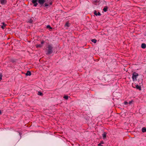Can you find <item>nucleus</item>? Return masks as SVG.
Instances as JSON below:
<instances>
[{
  "label": "nucleus",
  "mask_w": 146,
  "mask_h": 146,
  "mask_svg": "<svg viewBox=\"0 0 146 146\" xmlns=\"http://www.w3.org/2000/svg\"><path fill=\"white\" fill-rule=\"evenodd\" d=\"M106 134H107V133L105 132H104L102 134V135L103 138V139H105L106 138Z\"/></svg>",
  "instance_id": "obj_8"
},
{
  "label": "nucleus",
  "mask_w": 146,
  "mask_h": 146,
  "mask_svg": "<svg viewBox=\"0 0 146 146\" xmlns=\"http://www.w3.org/2000/svg\"><path fill=\"white\" fill-rule=\"evenodd\" d=\"M38 0H32V2L34 4V6L36 7L38 4L37 1Z\"/></svg>",
  "instance_id": "obj_4"
},
{
  "label": "nucleus",
  "mask_w": 146,
  "mask_h": 146,
  "mask_svg": "<svg viewBox=\"0 0 146 146\" xmlns=\"http://www.w3.org/2000/svg\"><path fill=\"white\" fill-rule=\"evenodd\" d=\"M33 19H30V20L28 21V22H29L30 23H32L33 22Z\"/></svg>",
  "instance_id": "obj_21"
},
{
  "label": "nucleus",
  "mask_w": 146,
  "mask_h": 146,
  "mask_svg": "<svg viewBox=\"0 0 146 146\" xmlns=\"http://www.w3.org/2000/svg\"><path fill=\"white\" fill-rule=\"evenodd\" d=\"M142 131L143 133L146 132V128L145 127H143L142 129Z\"/></svg>",
  "instance_id": "obj_13"
},
{
  "label": "nucleus",
  "mask_w": 146,
  "mask_h": 146,
  "mask_svg": "<svg viewBox=\"0 0 146 146\" xmlns=\"http://www.w3.org/2000/svg\"><path fill=\"white\" fill-rule=\"evenodd\" d=\"M101 15V14L99 12H98L97 14V15L100 16Z\"/></svg>",
  "instance_id": "obj_26"
},
{
  "label": "nucleus",
  "mask_w": 146,
  "mask_h": 146,
  "mask_svg": "<svg viewBox=\"0 0 146 146\" xmlns=\"http://www.w3.org/2000/svg\"><path fill=\"white\" fill-rule=\"evenodd\" d=\"M132 86L133 87L136 88L137 89L139 90H141V87L140 86L136 84L135 83H132Z\"/></svg>",
  "instance_id": "obj_3"
},
{
  "label": "nucleus",
  "mask_w": 146,
  "mask_h": 146,
  "mask_svg": "<svg viewBox=\"0 0 146 146\" xmlns=\"http://www.w3.org/2000/svg\"><path fill=\"white\" fill-rule=\"evenodd\" d=\"M2 113L1 111L0 110V114H1Z\"/></svg>",
  "instance_id": "obj_30"
},
{
  "label": "nucleus",
  "mask_w": 146,
  "mask_h": 146,
  "mask_svg": "<svg viewBox=\"0 0 146 146\" xmlns=\"http://www.w3.org/2000/svg\"><path fill=\"white\" fill-rule=\"evenodd\" d=\"M104 142L103 141H101V142H100V144H104Z\"/></svg>",
  "instance_id": "obj_28"
},
{
  "label": "nucleus",
  "mask_w": 146,
  "mask_h": 146,
  "mask_svg": "<svg viewBox=\"0 0 146 146\" xmlns=\"http://www.w3.org/2000/svg\"><path fill=\"white\" fill-rule=\"evenodd\" d=\"M38 94L39 95L42 96L43 95V94L40 92H38Z\"/></svg>",
  "instance_id": "obj_17"
},
{
  "label": "nucleus",
  "mask_w": 146,
  "mask_h": 146,
  "mask_svg": "<svg viewBox=\"0 0 146 146\" xmlns=\"http://www.w3.org/2000/svg\"><path fill=\"white\" fill-rule=\"evenodd\" d=\"M91 41L94 43H96L97 42V40L95 39H92L91 40Z\"/></svg>",
  "instance_id": "obj_15"
},
{
  "label": "nucleus",
  "mask_w": 146,
  "mask_h": 146,
  "mask_svg": "<svg viewBox=\"0 0 146 146\" xmlns=\"http://www.w3.org/2000/svg\"><path fill=\"white\" fill-rule=\"evenodd\" d=\"M25 75L26 76H30L31 75V72L29 71H28L26 73Z\"/></svg>",
  "instance_id": "obj_10"
},
{
  "label": "nucleus",
  "mask_w": 146,
  "mask_h": 146,
  "mask_svg": "<svg viewBox=\"0 0 146 146\" xmlns=\"http://www.w3.org/2000/svg\"><path fill=\"white\" fill-rule=\"evenodd\" d=\"M117 1H119V0H117Z\"/></svg>",
  "instance_id": "obj_32"
},
{
  "label": "nucleus",
  "mask_w": 146,
  "mask_h": 146,
  "mask_svg": "<svg viewBox=\"0 0 146 146\" xmlns=\"http://www.w3.org/2000/svg\"><path fill=\"white\" fill-rule=\"evenodd\" d=\"M145 36H146V33L145 34Z\"/></svg>",
  "instance_id": "obj_31"
},
{
  "label": "nucleus",
  "mask_w": 146,
  "mask_h": 146,
  "mask_svg": "<svg viewBox=\"0 0 146 146\" xmlns=\"http://www.w3.org/2000/svg\"><path fill=\"white\" fill-rule=\"evenodd\" d=\"M98 146H103V145H102L101 144H99L98 145Z\"/></svg>",
  "instance_id": "obj_29"
},
{
  "label": "nucleus",
  "mask_w": 146,
  "mask_h": 146,
  "mask_svg": "<svg viewBox=\"0 0 146 146\" xmlns=\"http://www.w3.org/2000/svg\"><path fill=\"white\" fill-rule=\"evenodd\" d=\"M45 0H38V2L40 5L43 4L45 2Z\"/></svg>",
  "instance_id": "obj_5"
},
{
  "label": "nucleus",
  "mask_w": 146,
  "mask_h": 146,
  "mask_svg": "<svg viewBox=\"0 0 146 146\" xmlns=\"http://www.w3.org/2000/svg\"><path fill=\"white\" fill-rule=\"evenodd\" d=\"M46 2L48 3L49 2V4L50 5H51L52 4V1L51 0H47Z\"/></svg>",
  "instance_id": "obj_12"
},
{
  "label": "nucleus",
  "mask_w": 146,
  "mask_h": 146,
  "mask_svg": "<svg viewBox=\"0 0 146 146\" xmlns=\"http://www.w3.org/2000/svg\"><path fill=\"white\" fill-rule=\"evenodd\" d=\"M132 78L134 81H137L141 82L142 81V78H140V76L138 74L135 72H133L132 74Z\"/></svg>",
  "instance_id": "obj_1"
},
{
  "label": "nucleus",
  "mask_w": 146,
  "mask_h": 146,
  "mask_svg": "<svg viewBox=\"0 0 146 146\" xmlns=\"http://www.w3.org/2000/svg\"><path fill=\"white\" fill-rule=\"evenodd\" d=\"M63 98L66 100H67L68 98V96H64Z\"/></svg>",
  "instance_id": "obj_18"
},
{
  "label": "nucleus",
  "mask_w": 146,
  "mask_h": 146,
  "mask_svg": "<svg viewBox=\"0 0 146 146\" xmlns=\"http://www.w3.org/2000/svg\"><path fill=\"white\" fill-rule=\"evenodd\" d=\"M0 2H1V3L2 5H5L7 3V0H1Z\"/></svg>",
  "instance_id": "obj_6"
},
{
  "label": "nucleus",
  "mask_w": 146,
  "mask_h": 146,
  "mask_svg": "<svg viewBox=\"0 0 146 146\" xmlns=\"http://www.w3.org/2000/svg\"><path fill=\"white\" fill-rule=\"evenodd\" d=\"M46 27L47 29L49 28L50 29H52V28L50 27V26L49 25H48L46 26Z\"/></svg>",
  "instance_id": "obj_19"
},
{
  "label": "nucleus",
  "mask_w": 146,
  "mask_h": 146,
  "mask_svg": "<svg viewBox=\"0 0 146 146\" xmlns=\"http://www.w3.org/2000/svg\"><path fill=\"white\" fill-rule=\"evenodd\" d=\"M42 46V45L41 44H37L36 45V48H41Z\"/></svg>",
  "instance_id": "obj_14"
},
{
  "label": "nucleus",
  "mask_w": 146,
  "mask_h": 146,
  "mask_svg": "<svg viewBox=\"0 0 146 146\" xmlns=\"http://www.w3.org/2000/svg\"><path fill=\"white\" fill-rule=\"evenodd\" d=\"M44 7H48L49 6V5L48 4V3H45L44 4Z\"/></svg>",
  "instance_id": "obj_22"
},
{
  "label": "nucleus",
  "mask_w": 146,
  "mask_h": 146,
  "mask_svg": "<svg viewBox=\"0 0 146 146\" xmlns=\"http://www.w3.org/2000/svg\"><path fill=\"white\" fill-rule=\"evenodd\" d=\"M44 40H42V41L41 42V44L42 45L44 43Z\"/></svg>",
  "instance_id": "obj_27"
},
{
  "label": "nucleus",
  "mask_w": 146,
  "mask_h": 146,
  "mask_svg": "<svg viewBox=\"0 0 146 146\" xmlns=\"http://www.w3.org/2000/svg\"><path fill=\"white\" fill-rule=\"evenodd\" d=\"M128 104V103L126 101H125L124 102V104L125 105H127V104Z\"/></svg>",
  "instance_id": "obj_24"
},
{
  "label": "nucleus",
  "mask_w": 146,
  "mask_h": 146,
  "mask_svg": "<svg viewBox=\"0 0 146 146\" xmlns=\"http://www.w3.org/2000/svg\"><path fill=\"white\" fill-rule=\"evenodd\" d=\"M3 75L1 73L0 74V81L2 80Z\"/></svg>",
  "instance_id": "obj_20"
},
{
  "label": "nucleus",
  "mask_w": 146,
  "mask_h": 146,
  "mask_svg": "<svg viewBox=\"0 0 146 146\" xmlns=\"http://www.w3.org/2000/svg\"><path fill=\"white\" fill-rule=\"evenodd\" d=\"M2 24L3 25L1 26V27L2 29H4L7 25L5 24L4 22L2 23Z\"/></svg>",
  "instance_id": "obj_9"
},
{
  "label": "nucleus",
  "mask_w": 146,
  "mask_h": 146,
  "mask_svg": "<svg viewBox=\"0 0 146 146\" xmlns=\"http://www.w3.org/2000/svg\"><path fill=\"white\" fill-rule=\"evenodd\" d=\"M94 13L95 15L96 16H97V13L96 11V10L94 11Z\"/></svg>",
  "instance_id": "obj_23"
},
{
  "label": "nucleus",
  "mask_w": 146,
  "mask_h": 146,
  "mask_svg": "<svg viewBox=\"0 0 146 146\" xmlns=\"http://www.w3.org/2000/svg\"><path fill=\"white\" fill-rule=\"evenodd\" d=\"M47 48V54H50L52 52L53 47L50 45H48Z\"/></svg>",
  "instance_id": "obj_2"
},
{
  "label": "nucleus",
  "mask_w": 146,
  "mask_h": 146,
  "mask_svg": "<svg viewBox=\"0 0 146 146\" xmlns=\"http://www.w3.org/2000/svg\"><path fill=\"white\" fill-rule=\"evenodd\" d=\"M108 9V7L107 6H105L103 9V10L105 12L107 11Z\"/></svg>",
  "instance_id": "obj_11"
},
{
  "label": "nucleus",
  "mask_w": 146,
  "mask_h": 146,
  "mask_svg": "<svg viewBox=\"0 0 146 146\" xmlns=\"http://www.w3.org/2000/svg\"><path fill=\"white\" fill-rule=\"evenodd\" d=\"M69 23L68 22H66V24H65L64 26L65 27H68L69 26Z\"/></svg>",
  "instance_id": "obj_16"
},
{
  "label": "nucleus",
  "mask_w": 146,
  "mask_h": 146,
  "mask_svg": "<svg viewBox=\"0 0 146 146\" xmlns=\"http://www.w3.org/2000/svg\"><path fill=\"white\" fill-rule=\"evenodd\" d=\"M133 102V100H132L131 101H130L129 102V104H131Z\"/></svg>",
  "instance_id": "obj_25"
},
{
  "label": "nucleus",
  "mask_w": 146,
  "mask_h": 146,
  "mask_svg": "<svg viewBox=\"0 0 146 146\" xmlns=\"http://www.w3.org/2000/svg\"><path fill=\"white\" fill-rule=\"evenodd\" d=\"M141 47L143 49H144L146 47V45L145 43H142L141 45Z\"/></svg>",
  "instance_id": "obj_7"
}]
</instances>
